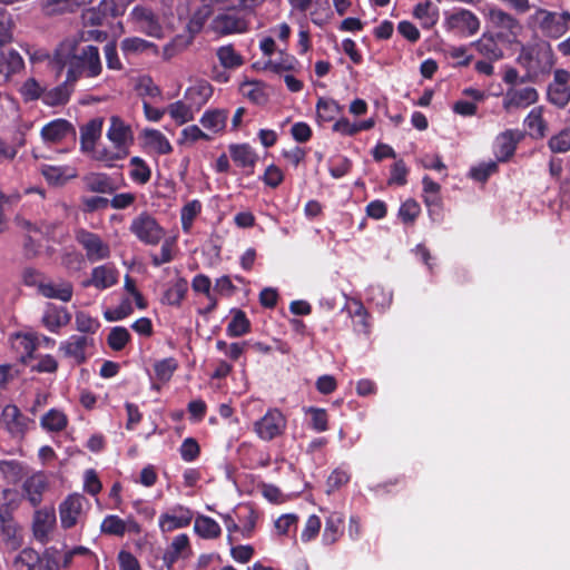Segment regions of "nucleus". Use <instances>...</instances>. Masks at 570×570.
Segmentation results:
<instances>
[{"label": "nucleus", "instance_id": "56", "mask_svg": "<svg viewBox=\"0 0 570 570\" xmlns=\"http://www.w3.org/2000/svg\"><path fill=\"white\" fill-rule=\"evenodd\" d=\"M12 27L13 21L10 13L0 8V48L12 41Z\"/></svg>", "mask_w": 570, "mask_h": 570}, {"label": "nucleus", "instance_id": "26", "mask_svg": "<svg viewBox=\"0 0 570 570\" xmlns=\"http://www.w3.org/2000/svg\"><path fill=\"white\" fill-rule=\"evenodd\" d=\"M521 139V134L518 130H505L500 134L495 140V154L498 160H508L515 151L517 144Z\"/></svg>", "mask_w": 570, "mask_h": 570}, {"label": "nucleus", "instance_id": "38", "mask_svg": "<svg viewBox=\"0 0 570 570\" xmlns=\"http://www.w3.org/2000/svg\"><path fill=\"white\" fill-rule=\"evenodd\" d=\"M194 529L197 534L205 539H214L220 535L219 524L212 518L199 515L195 520Z\"/></svg>", "mask_w": 570, "mask_h": 570}, {"label": "nucleus", "instance_id": "34", "mask_svg": "<svg viewBox=\"0 0 570 570\" xmlns=\"http://www.w3.org/2000/svg\"><path fill=\"white\" fill-rule=\"evenodd\" d=\"M232 159L242 167H254L257 155L247 144L229 146Z\"/></svg>", "mask_w": 570, "mask_h": 570}, {"label": "nucleus", "instance_id": "3", "mask_svg": "<svg viewBox=\"0 0 570 570\" xmlns=\"http://www.w3.org/2000/svg\"><path fill=\"white\" fill-rule=\"evenodd\" d=\"M129 230L146 245H157L165 235L163 227L147 212L140 213L131 220Z\"/></svg>", "mask_w": 570, "mask_h": 570}, {"label": "nucleus", "instance_id": "43", "mask_svg": "<svg viewBox=\"0 0 570 570\" xmlns=\"http://www.w3.org/2000/svg\"><path fill=\"white\" fill-rule=\"evenodd\" d=\"M227 117L228 114L225 110L206 111L200 119V124L205 128L218 132L225 128Z\"/></svg>", "mask_w": 570, "mask_h": 570}, {"label": "nucleus", "instance_id": "27", "mask_svg": "<svg viewBox=\"0 0 570 570\" xmlns=\"http://www.w3.org/2000/svg\"><path fill=\"white\" fill-rule=\"evenodd\" d=\"M102 124V118H94L80 128V146L82 151H94L95 144L101 136Z\"/></svg>", "mask_w": 570, "mask_h": 570}, {"label": "nucleus", "instance_id": "50", "mask_svg": "<svg viewBox=\"0 0 570 570\" xmlns=\"http://www.w3.org/2000/svg\"><path fill=\"white\" fill-rule=\"evenodd\" d=\"M475 49L490 60H498L502 57V50L492 38H481L473 43Z\"/></svg>", "mask_w": 570, "mask_h": 570}, {"label": "nucleus", "instance_id": "6", "mask_svg": "<svg viewBox=\"0 0 570 570\" xmlns=\"http://www.w3.org/2000/svg\"><path fill=\"white\" fill-rule=\"evenodd\" d=\"M76 240L86 250V257L91 263L106 259L110 256L109 245L95 233L80 228L76 232Z\"/></svg>", "mask_w": 570, "mask_h": 570}, {"label": "nucleus", "instance_id": "12", "mask_svg": "<svg viewBox=\"0 0 570 570\" xmlns=\"http://www.w3.org/2000/svg\"><path fill=\"white\" fill-rule=\"evenodd\" d=\"M191 520L193 512L190 509L176 505L169 512L163 513L159 517V528L163 532H171L189 525Z\"/></svg>", "mask_w": 570, "mask_h": 570}, {"label": "nucleus", "instance_id": "23", "mask_svg": "<svg viewBox=\"0 0 570 570\" xmlns=\"http://www.w3.org/2000/svg\"><path fill=\"white\" fill-rule=\"evenodd\" d=\"M213 87L206 80H198L188 87L185 92V100L198 111L212 97Z\"/></svg>", "mask_w": 570, "mask_h": 570}, {"label": "nucleus", "instance_id": "55", "mask_svg": "<svg viewBox=\"0 0 570 570\" xmlns=\"http://www.w3.org/2000/svg\"><path fill=\"white\" fill-rule=\"evenodd\" d=\"M553 153H567L570 150V127L562 129L559 134L552 136L548 142Z\"/></svg>", "mask_w": 570, "mask_h": 570}, {"label": "nucleus", "instance_id": "36", "mask_svg": "<svg viewBox=\"0 0 570 570\" xmlns=\"http://www.w3.org/2000/svg\"><path fill=\"white\" fill-rule=\"evenodd\" d=\"M413 14L421 21L424 29L432 28L439 18L438 9L431 1L417 3L414 8Z\"/></svg>", "mask_w": 570, "mask_h": 570}, {"label": "nucleus", "instance_id": "19", "mask_svg": "<svg viewBox=\"0 0 570 570\" xmlns=\"http://www.w3.org/2000/svg\"><path fill=\"white\" fill-rule=\"evenodd\" d=\"M55 524L56 513L53 509L36 511L32 524L35 538L41 543H46Z\"/></svg>", "mask_w": 570, "mask_h": 570}, {"label": "nucleus", "instance_id": "31", "mask_svg": "<svg viewBox=\"0 0 570 570\" xmlns=\"http://www.w3.org/2000/svg\"><path fill=\"white\" fill-rule=\"evenodd\" d=\"M344 515L340 512H332L325 522L323 541L326 544L335 543L343 533Z\"/></svg>", "mask_w": 570, "mask_h": 570}, {"label": "nucleus", "instance_id": "18", "mask_svg": "<svg viewBox=\"0 0 570 570\" xmlns=\"http://www.w3.org/2000/svg\"><path fill=\"white\" fill-rule=\"evenodd\" d=\"M23 69L24 61L18 51L0 48V76L4 81H9L11 77L20 73Z\"/></svg>", "mask_w": 570, "mask_h": 570}, {"label": "nucleus", "instance_id": "17", "mask_svg": "<svg viewBox=\"0 0 570 570\" xmlns=\"http://www.w3.org/2000/svg\"><path fill=\"white\" fill-rule=\"evenodd\" d=\"M83 498L78 494L69 495L59 507L62 528L70 529L77 524L82 511Z\"/></svg>", "mask_w": 570, "mask_h": 570}, {"label": "nucleus", "instance_id": "48", "mask_svg": "<svg viewBox=\"0 0 570 570\" xmlns=\"http://www.w3.org/2000/svg\"><path fill=\"white\" fill-rule=\"evenodd\" d=\"M76 330L82 335H94L100 327V323L97 318L91 317L85 312H78L75 318Z\"/></svg>", "mask_w": 570, "mask_h": 570}, {"label": "nucleus", "instance_id": "45", "mask_svg": "<svg viewBox=\"0 0 570 570\" xmlns=\"http://www.w3.org/2000/svg\"><path fill=\"white\" fill-rule=\"evenodd\" d=\"M195 109L185 100L169 105L168 112L173 119L183 125L194 119Z\"/></svg>", "mask_w": 570, "mask_h": 570}, {"label": "nucleus", "instance_id": "53", "mask_svg": "<svg viewBox=\"0 0 570 570\" xmlns=\"http://www.w3.org/2000/svg\"><path fill=\"white\" fill-rule=\"evenodd\" d=\"M145 137L147 138L148 142L154 146V148L161 155L169 154L173 150L168 139L156 129L145 130Z\"/></svg>", "mask_w": 570, "mask_h": 570}, {"label": "nucleus", "instance_id": "47", "mask_svg": "<svg viewBox=\"0 0 570 570\" xmlns=\"http://www.w3.org/2000/svg\"><path fill=\"white\" fill-rule=\"evenodd\" d=\"M92 153H94V158L96 160L105 163L106 166H108V167H112L114 163L116 160L126 158L129 154V150H124V149H120V148L114 146L112 149H107V148L95 149L94 148Z\"/></svg>", "mask_w": 570, "mask_h": 570}, {"label": "nucleus", "instance_id": "35", "mask_svg": "<svg viewBox=\"0 0 570 570\" xmlns=\"http://www.w3.org/2000/svg\"><path fill=\"white\" fill-rule=\"evenodd\" d=\"M530 135L534 138H543L547 135L548 126L542 117V107L533 108L524 120Z\"/></svg>", "mask_w": 570, "mask_h": 570}, {"label": "nucleus", "instance_id": "46", "mask_svg": "<svg viewBox=\"0 0 570 570\" xmlns=\"http://www.w3.org/2000/svg\"><path fill=\"white\" fill-rule=\"evenodd\" d=\"M130 177L134 181L140 185H145L149 181L151 170L144 159H141L140 157H132L130 159Z\"/></svg>", "mask_w": 570, "mask_h": 570}, {"label": "nucleus", "instance_id": "42", "mask_svg": "<svg viewBox=\"0 0 570 570\" xmlns=\"http://www.w3.org/2000/svg\"><path fill=\"white\" fill-rule=\"evenodd\" d=\"M188 549L189 539L187 534H179L175 537L164 556V560L168 563V569Z\"/></svg>", "mask_w": 570, "mask_h": 570}, {"label": "nucleus", "instance_id": "63", "mask_svg": "<svg viewBox=\"0 0 570 570\" xmlns=\"http://www.w3.org/2000/svg\"><path fill=\"white\" fill-rule=\"evenodd\" d=\"M498 169L495 161L480 164L470 170V176L478 181H485Z\"/></svg>", "mask_w": 570, "mask_h": 570}, {"label": "nucleus", "instance_id": "39", "mask_svg": "<svg viewBox=\"0 0 570 570\" xmlns=\"http://www.w3.org/2000/svg\"><path fill=\"white\" fill-rule=\"evenodd\" d=\"M68 423V419L63 412L51 409L40 420L41 426L50 432L62 431Z\"/></svg>", "mask_w": 570, "mask_h": 570}, {"label": "nucleus", "instance_id": "30", "mask_svg": "<svg viewBox=\"0 0 570 570\" xmlns=\"http://www.w3.org/2000/svg\"><path fill=\"white\" fill-rule=\"evenodd\" d=\"M85 186L92 193L111 194L116 187L106 174L91 173L83 177Z\"/></svg>", "mask_w": 570, "mask_h": 570}, {"label": "nucleus", "instance_id": "37", "mask_svg": "<svg viewBox=\"0 0 570 570\" xmlns=\"http://www.w3.org/2000/svg\"><path fill=\"white\" fill-rule=\"evenodd\" d=\"M233 318L229 322L226 333L230 337H239L250 331V322L242 309H233Z\"/></svg>", "mask_w": 570, "mask_h": 570}, {"label": "nucleus", "instance_id": "49", "mask_svg": "<svg viewBox=\"0 0 570 570\" xmlns=\"http://www.w3.org/2000/svg\"><path fill=\"white\" fill-rule=\"evenodd\" d=\"M177 367L178 363L174 357H167L154 364L155 375L161 382H168Z\"/></svg>", "mask_w": 570, "mask_h": 570}, {"label": "nucleus", "instance_id": "40", "mask_svg": "<svg viewBox=\"0 0 570 570\" xmlns=\"http://www.w3.org/2000/svg\"><path fill=\"white\" fill-rule=\"evenodd\" d=\"M188 289L185 278H178L163 295L161 302L168 305L179 306Z\"/></svg>", "mask_w": 570, "mask_h": 570}, {"label": "nucleus", "instance_id": "41", "mask_svg": "<svg viewBox=\"0 0 570 570\" xmlns=\"http://www.w3.org/2000/svg\"><path fill=\"white\" fill-rule=\"evenodd\" d=\"M216 56L220 65L226 69H235L244 63L243 57L236 52L232 45L219 47Z\"/></svg>", "mask_w": 570, "mask_h": 570}, {"label": "nucleus", "instance_id": "57", "mask_svg": "<svg viewBox=\"0 0 570 570\" xmlns=\"http://www.w3.org/2000/svg\"><path fill=\"white\" fill-rule=\"evenodd\" d=\"M12 27L13 21L10 13L0 8V48L12 41Z\"/></svg>", "mask_w": 570, "mask_h": 570}, {"label": "nucleus", "instance_id": "9", "mask_svg": "<svg viewBox=\"0 0 570 570\" xmlns=\"http://www.w3.org/2000/svg\"><path fill=\"white\" fill-rule=\"evenodd\" d=\"M570 72L557 69L553 81L548 86V99L554 106L562 108L570 101Z\"/></svg>", "mask_w": 570, "mask_h": 570}, {"label": "nucleus", "instance_id": "1", "mask_svg": "<svg viewBox=\"0 0 570 570\" xmlns=\"http://www.w3.org/2000/svg\"><path fill=\"white\" fill-rule=\"evenodd\" d=\"M49 65L61 75L67 68V76L75 83L80 78H96L102 71L99 49L92 45L79 46L76 37L63 39L52 55H45Z\"/></svg>", "mask_w": 570, "mask_h": 570}, {"label": "nucleus", "instance_id": "64", "mask_svg": "<svg viewBox=\"0 0 570 570\" xmlns=\"http://www.w3.org/2000/svg\"><path fill=\"white\" fill-rule=\"evenodd\" d=\"M420 214V206L413 199L404 202L399 210V215L404 223H412Z\"/></svg>", "mask_w": 570, "mask_h": 570}, {"label": "nucleus", "instance_id": "5", "mask_svg": "<svg viewBox=\"0 0 570 570\" xmlns=\"http://www.w3.org/2000/svg\"><path fill=\"white\" fill-rule=\"evenodd\" d=\"M286 429V419L277 409H271L255 422L254 430L259 439L271 441L279 436Z\"/></svg>", "mask_w": 570, "mask_h": 570}, {"label": "nucleus", "instance_id": "7", "mask_svg": "<svg viewBox=\"0 0 570 570\" xmlns=\"http://www.w3.org/2000/svg\"><path fill=\"white\" fill-rule=\"evenodd\" d=\"M448 30L461 36H472L480 28L479 18L466 9H460L450 13L445 19Z\"/></svg>", "mask_w": 570, "mask_h": 570}, {"label": "nucleus", "instance_id": "4", "mask_svg": "<svg viewBox=\"0 0 570 570\" xmlns=\"http://www.w3.org/2000/svg\"><path fill=\"white\" fill-rule=\"evenodd\" d=\"M95 346V340L88 335L73 334L59 345L63 357L72 360L76 364H83L90 355L89 350Z\"/></svg>", "mask_w": 570, "mask_h": 570}, {"label": "nucleus", "instance_id": "24", "mask_svg": "<svg viewBox=\"0 0 570 570\" xmlns=\"http://www.w3.org/2000/svg\"><path fill=\"white\" fill-rule=\"evenodd\" d=\"M213 29L220 35L244 32L247 29L246 20L228 13L218 14L213 20Z\"/></svg>", "mask_w": 570, "mask_h": 570}, {"label": "nucleus", "instance_id": "54", "mask_svg": "<svg viewBox=\"0 0 570 570\" xmlns=\"http://www.w3.org/2000/svg\"><path fill=\"white\" fill-rule=\"evenodd\" d=\"M317 115L323 120H332L341 111V106L333 99L321 98L316 105Z\"/></svg>", "mask_w": 570, "mask_h": 570}, {"label": "nucleus", "instance_id": "2", "mask_svg": "<svg viewBox=\"0 0 570 570\" xmlns=\"http://www.w3.org/2000/svg\"><path fill=\"white\" fill-rule=\"evenodd\" d=\"M518 62L527 70V76L521 78V82L534 81L540 76L550 73L554 66V55L549 43L540 42L523 48Z\"/></svg>", "mask_w": 570, "mask_h": 570}, {"label": "nucleus", "instance_id": "62", "mask_svg": "<svg viewBox=\"0 0 570 570\" xmlns=\"http://www.w3.org/2000/svg\"><path fill=\"white\" fill-rule=\"evenodd\" d=\"M43 91L42 87L33 78L27 79L21 87V95L29 101L37 100L39 98L42 99Z\"/></svg>", "mask_w": 570, "mask_h": 570}, {"label": "nucleus", "instance_id": "60", "mask_svg": "<svg viewBox=\"0 0 570 570\" xmlns=\"http://www.w3.org/2000/svg\"><path fill=\"white\" fill-rule=\"evenodd\" d=\"M151 47H155L154 43L138 37L126 38L121 41V50L125 53L142 52Z\"/></svg>", "mask_w": 570, "mask_h": 570}, {"label": "nucleus", "instance_id": "11", "mask_svg": "<svg viewBox=\"0 0 570 570\" xmlns=\"http://www.w3.org/2000/svg\"><path fill=\"white\" fill-rule=\"evenodd\" d=\"M538 98V91L533 87H512L509 88L503 96V108L507 111L527 108L537 102Z\"/></svg>", "mask_w": 570, "mask_h": 570}, {"label": "nucleus", "instance_id": "44", "mask_svg": "<svg viewBox=\"0 0 570 570\" xmlns=\"http://www.w3.org/2000/svg\"><path fill=\"white\" fill-rule=\"evenodd\" d=\"M0 472L8 483L16 484L23 478V466L16 460L0 461Z\"/></svg>", "mask_w": 570, "mask_h": 570}, {"label": "nucleus", "instance_id": "14", "mask_svg": "<svg viewBox=\"0 0 570 570\" xmlns=\"http://www.w3.org/2000/svg\"><path fill=\"white\" fill-rule=\"evenodd\" d=\"M131 14L141 32L154 38L163 37V27L150 9L138 6L132 9Z\"/></svg>", "mask_w": 570, "mask_h": 570}, {"label": "nucleus", "instance_id": "61", "mask_svg": "<svg viewBox=\"0 0 570 570\" xmlns=\"http://www.w3.org/2000/svg\"><path fill=\"white\" fill-rule=\"evenodd\" d=\"M179 452L184 461L193 462L198 458L200 449L195 439L187 438L183 441Z\"/></svg>", "mask_w": 570, "mask_h": 570}, {"label": "nucleus", "instance_id": "22", "mask_svg": "<svg viewBox=\"0 0 570 570\" xmlns=\"http://www.w3.org/2000/svg\"><path fill=\"white\" fill-rule=\"evenodd\" d=\"M489 19L492 26L501 30L502 33L517 36L522 28L519 20L513 14L502 9H491Z\"/></svg>", "mask_w": 570, "mask_h": 570}, {"label": "nucleus", "instance_id": "13", "mask_svg": "<svg viewBox=\"0 0 570 570\" xmlns=\"http://www.w3.org/2000/svg\"><path fill=\"white\" fill-rule=\"evenodd\" d=\"M40 136L46 144H59L69 136H76L73 126L66 119L58 118L45 125Z\"/></svg>", "mask_w": 570, "mask_h": 570}, {"label": "nucleus", "instance_id": "25", "mask_svg": "<svg viewBox=\"0 0 570 570\" xmlns=\"http://www.w3.org/2000/svg\"><path fill=\"white\" fill-rule=\"evenodd\" d=\"M75 89V82L66 75V80L59 86L43 91L42 101L45 105L55 107L66 105Z\"/></svg>", "mask_w": 570, "mask_h": 570}, {"label": "nucleus", "instance_id": "20", "mask_svg": "<svg viewBox=\"0 0 570 570\" xmlns=\"http://www.w3.org/2000/svg\"><path fill=\"white\" fill-rule=\"evenodd\" d=\"M118 281V272L110 265L97 266L91 272V277L82 283L85 287L95 286L98 289H106Z\"/></svg>", "mask_w": 570, "mask_h": 570}, {"label": "nucleus", "instance_id": "28", "mask_svg": "<svg viewBox=\"0 0 570 570\" xmlns=\"http://www.w3.org/2000/svg\"><path fill=\"white\" fill-rule=\"evenodd\" d=\"M47 489V480L43 474H33L28 478L23 483V492L31 503V505L37 507L42 501V494Z\"/></svg>", "mask_w": 570, "mask_h": 570}, {"label": "nucleus", "instance_id": "58", "mask_svg": "<svg viewBox=\"0 0 570 570\" xmlns=\"http://www.w3.org/2000/svg\"><path fill=\"white\" fill-rule=\"evenodd\" d=\"M101 531L114 535H124L126 532V523L117 515H108L101 523Z\"/></svg>", "mask_w": 570, "mask_h": 570}, {"label": "nucleus", "instance_id": "29", "mask_svg": "<svg viewBox=\"0 0 570 570\" xmlns=\"http://www.w3.org/2000/svg\"><path fill=\"white\" fill-rule=\"evenodd\" d=\"M38 291L47 298H56L62 302H69L73 293L72 285L67 282L60 284L40 283L38 285Z\"/></svg>", "mask_w": 570, "mask_h": 570}, {"label": "nucleus", "instance_id": "10", "mask_svg": "<svg viewBox=\"0 0 570 570\" xmlns=\"http://www.w3.org/2000/svg\"><path fill=\"white\" fill-rule=\"evenodd\" d=\"M0 541L10 550H17L22 542L18 524L3 507H0Z\"/></svg>", "mask_w": 570, "mask_h": 570}, {"label": "nucleus", "instance_id": "15", "mask_svg": "<svg viewBox=\"0 0 570 570\" xmlns=\"http://www.w3.org/2000/svg\"><path fill=\"white\" fill-rule=\"evenodd\" d=\"M71 321V314L63 306H57L48 303L45 307L41 323L52 333H58L61 327L68 325Z\"/></svg>", "mask_w": 570, "mask_h": 570}, {"label": "nucleus", "instance_id": "51", "mask_svg": "<svg viewBox=\"0 0 570 570\" xmlns=\"http://www.w3.org/2000/svg\"><path fill=\"white\" fill-rule=\"evenodd\" d=\"M202 204L199 200H191L187 203L180 213L181 227L184 232L188 233L191 228L195 217L200 213Z\"/></svg>", "mask_w": 570, "mask_h": 570}, {"label": "nucleus", "instance_id": "59", "mask_svg": "<svg viewBox=\"0 0 570 570\" xmlns=\"http://www.w3.org/2000/svg\"><path fill=\"white\" fill-rule=\"evenodd\" d=\"M249 345V342H243V343H232L227 344L225 341H217L216 347L218 351L223 352L226 356H228L230 360L236 361L240 357V355L244 353L245 347Z\"/></svg>", "mask_w": 570, "mask_h": 570}, {"label": "nucleus", "instance_id": "52", "mask_svg": "<svg viewBox=\"0 0 570 570\" xmlns=\"http://www.w3.org/2000/svg\"><path fill=\"white\" fill-rule=\"evenodd\" d=\"M130 340V334L126 327H112L107 342L111 350L121 351Z\"/></svg>", "mask_w": 570, "mask_h": 570}, {"label": "nucleus", "instance_id": "32", "mask_svg": "<svg viewBox=\"0 0 570 570\" xmlns=\"http://www.w3.org/2000/svg\"><path fill=\"white\" fill-rule=\"evenodd\" d=\"M40 554L32 548H24L12 560L13 570H36L40 564Z\"/></svg>", "mask_w": 570, "mask_h": 570}, {"label": "nucleus", "instance_id": "21", "mask_svg": "<svg viewBox=\"0 0 570 570\" xmlns=\"http://www.w3.org/2000/svg\"><path fill=\"white\" fill-rule=\"evenodd\" d=\"M531 18L541 31L550 37L557 38L564 33L563 27L559 23L557 12L548 11L546 9H537Z\"/></svg>", "mask_w": 570, "mask_h": 570}, {"label": "nucleus", "instance_id": "33", "mask_svg": "<svg viewBox=\"0 0 570 570\" xmlns=\"http://www.w3.org/2000/svg\"><path fill=\"white\" fill-rule=\"evenodd\" d=\"M92 0H45L43 10L46 14H61L72 12L80 6L91 2Z\"/></svg>", "mask_w": 570, "mask_h": 570}, {"label": "nucleus", "instance_id": "16", "mask_svg": "<svg viewBox=\"0 0 570 570\" xmlns=\"http://www.w3.org/2000/svg\"><path fill=\"white\" fill-rule=\"evenodd\" d=\"M107 137L115 147L124 150H128V147L134 139L130 126L126 125L118 116L110 117V126L107 131Z\"/></svg>", "mask_w": 570, "mask_h": 570}, {"label": "nucleus", "instance_id": "8", "mask_svg": "<svg viewBox=\"0 0 570 570\" xmlns=\"http://www.w3.org/2000/svg\"><path fill=\"white\" fill-rule=\"evenodd\" d=\"M0 422L12 438H22L28 431L29 424L33 423L13 404H8L2 409Z\"/></svg>", "mask_w": 570, "mask_h": 570}]
</instances>
